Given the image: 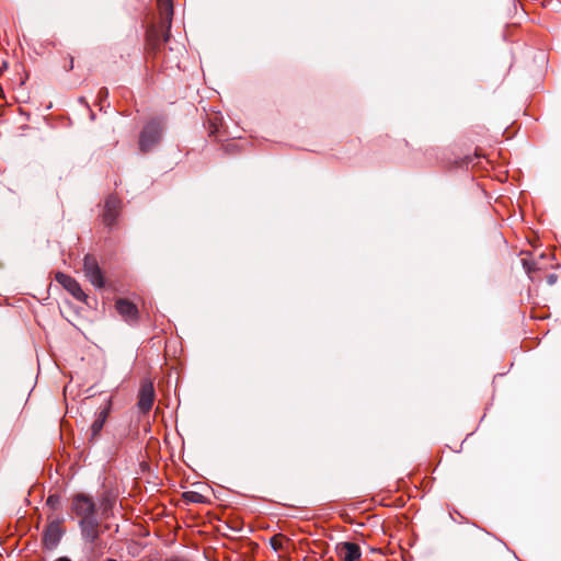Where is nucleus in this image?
Wrapping results in <instances>:
<instances>
[{
  "label": "nucleus",
  "mask_w": 561,
  "mask_h": 561,
  "mask_svg": "<svg viewBox=\"0 0 561 561\" xmlns=\"http://www.w3.org/2000/svg\"><path fill=\"white\" fill-rule=\"evenodd\" d=\"M105 561H117L116 559H106Z\"/></svg>",
  "instance_id": "a211bd4d"
},
{
  "label": "nucleus",
  "mask_w": 561,
  "mask_h": 561,
  "mask_svg": "<svg viewBox=\"0 0 561 561\" xmlns=\"http://www.w3.org/2000/svg\"><path fill=\"white\" fill-rule=\"evenodd\" d=\"M83 272L87 279L96 288L105 285L104 275L93 255H85L83 260Z\"/></svg>",
  "instance_id": "7ed1b4c3"
},
{
  "label": "nucleus",
  "mask_w": 561,
  "mask_h": 561,
  "mask_svg": "<svg viewBox=\"0 0 561 561\" xmlns=\"http://www.w3.org/2000/svg\"><path fill=\"white\" fill-rule=\"evenodd\" d=\"M335 552L342 561H357L362 556L360 547L350 541L339 542L335 546Z\"/></svg>",
  "instance_id": "0eeeda50"
},
{
  "label": "nucleus",
  "mask_w": 561,
  "mask_h": 561,
  "mask_svg": "<svg viewBox=\"0 0 561 561\" xmlns=\"http://www.w3.org/2000/svg\"><path fill=\"white\" fill-rule=\"evenodd\" d=\"M55 279L68 291L77 300L79 301H85L87 295L82 290L80 284L72 278L71 276L64 274V273H57L55 276Z\"/></svg>",
  "instance_id": "39448f33"
},
{
  "label": "nucleus",
  "mask_w": 561,
  "mask_h": 561,
  "mask_svg": "<svg viewBox=\"0 0 561 561\" xmlns=\"http://www.w3.org/2000/svg\"><path fill=\"white\" fill-rule=\"evenodd\" d=\"M121 202L115 196H110L105 202L103 220L106 226H113L119 210Z\"/></svg>",
  "instance_id": "9d476101"
},
{
  "label": "nucleus",
  "mask_w": 561,
  "mask_h": 561,
  "mask_svg": "<svg viewBox=\"0 0 561 561\" xmlns=\"http://www.w3.org/2000/svg\"><path fill=\"white\" fill-rule=\"evenodd\" d=\"M115 308L119 316L129 323H134L138 319V309L137 307L125 298H118L115 302Z\"/></svg>",
  "instance_id": "1a4fd4ad"
},
{
  "label": "nucleus",
  "mask_w": 561,
  "mask_h": 561,
  "mask_svg": "<svg viewBox=\"0 0 561 561\" xmlns=\"http://www.w3.org/2000/svg\"><path fill=\"white\" fill-rule=\"evenodd\" d=\"M115 502H116V497L110 493V492H106L102 499H101V510H102V516L104 518H110V516L112 515V510L115 505Z\"/></svg>",
  "instance_id": "ddd939ff"
},
{
  "label": "nucleus",
  "mask_w": 561,
  "mask_h": 561,
  "mask_svg": "<svg viewBox=\"0 0 561 561\" xmlns=\"http://www.w3.org/2000/svg\"><path fill=\"white\" fill-rule=\"evenodd\" d=\"M56 561H71V560L67 557H61V558H58Z\"/></svg>",
  "instance_id": "f3484780"
},
{
  "label": "nucleus",
  "mask_w": 561,
  "mask_h": 561,
  "mask_svg": "<svg viewBox=\"0 0 561 561\" xmlns=\"http://www.w3.org/2000/svg\"><path fill=\"white\" fill-rule=\"evenodd\" d=\"M107 94H108L107 89H106V88H102V89L99 91V98H100V100L105 99V98L107 96Z\"/></svg>",
  "instance_id": "dca6fc26"
},
{
  "label": "nucleus",
  "mask_w": 561,
  "mask_h": 561,
  "mask_svg": "<svg viewBox=\"0 0 561 561\" xmlns=\"http://www.w3.org/2000/svg\"><path fill=\"white\" fill-rule=\"evenodd\" d=\"M61 535H62V530H61L59 523H56V522L50 523L47 526V528L44 533V537H43L45 547L48 549L55 548L57 546V543L59 542Z\"/></svg>",
  "instance_id": "9b49d317"
},
{
  "label": "nucleus",
  "mask_w": 561,
  "mask_h": 561,
  "mask_svg": "<svg viewBox=\"0 0 561 561\" xmlns=\"http://www.w3.org/2000/svg\"><path fill=\"white\" fill-rule=\"evenodd\" d=\"M154 402V388L151 381L141 383L138 396V408L147 413L151 410Z\"/></svg>",
  "instance_id": "6e6552de"
},
{
  "label": "nucleus",
  "mask_w": 561,
  "mask_h": 561,
  "mask_svg": "<svg viewBox=\"0 0 561 561\" xmlns=\"http://www.w3.org/2000/svg\"><path fill=\"white\" fill-rule=\"evenodd\" d=\"M288 542V539L283 534H276L270 539L271 547L275 551L284 550V545Z\"/></svg>",
  "instance_id": "4468645a"
},
{
  "label": "nucleus",
  "mask_w": 561,
  "mask_h": 561,
  "mask_svg": "<svg viewBox=\"0 0 561 561\" xmlns=\"http://www.w3.org/2000/svg\"><path fill=\"white\" fill-rule=\"evenodd\" d=\"M184 497L193 503H203L204 496L197 492H186L184 493Z\"/></svg>",
  "instance_id": "2eb2a0df"
},
{
  "label": "nucleus",
  "mask_w": 561,
  "mask_h": 561,
  "mask_svg": "<svg viewBox=\"0 0 561 561\" xmlns=\"http://www.w3.org/2000/svg\"><path fill=\"white\" fill-rule=\"evenodd\" d=\"M162 123L153 119L149 122L140 133L139 148L142 152L151 150L161 139Z\"/></svg>",
  "instance_id": "f257e3e1"
},
{
  "label": "nucleus",
  "mask_w": 561,
  "mask_h": 561,
  "mask_svg": "<svg viewBox=\"0 0 561 561\" xmlns=\"http://www.w3.org/2000/svg\"><path fill=\"white\" fill-rule=\"evenodd\" d=\"M79 527L81 530L82 539L90 543L95 545L100 538V523L96 517L90 519H79Z\"/></svg>",
  "instance_id": "20e7f679"
},
{
  "label": "nucleus",
  "mask_w": 561,
  "mask_h": 561,
  "mask_svg": "<svg viewBox=\"0 0 561 561\" xmlns=\"http://www.w3.org/2000/svg\"><path fill=\"white\" fill-rule=\"evenodd\" d=\"M157 5L161 19L162 27L165 28L163 41H169L170 37V28L172 24L173 16V2L172 0H157Z\"/></svg>",
  "instance_id": "423d86ee"
},
{
  "label": "nucleus",
  "mask_w": 561,
  "mask_h": 561,
  "mask_svg": "<svg viewBox=\"0 0 561 561\" xmlns=\"http://www.w3.org/2000/svg\"><path fill=\"white\" fill-rule=\"evenodd\" d=\"M111 402H107L106 405L98 413L96 419L91 425V434L92 438H95L102 431L105 421L110 414Z\"/></svg>",
  "instance_id": "f8f14e48"
},
{
  "label": "nucleus",
  "mask_w": 561,
  "mask_h": 561,
  "mask_svg": "<svg viewBox=\"0 0 561 561\" xmlns=\"http://www.w3.org/2000/svg\"><path fill=\"white\" fill-rule=\"evenodd\" d=\"M71 512L79 519H90L96 517V505L91 496L78 493L71 500Z\"/></svg>",
  "instance_id": "f03ea898"
}]
</instances>
